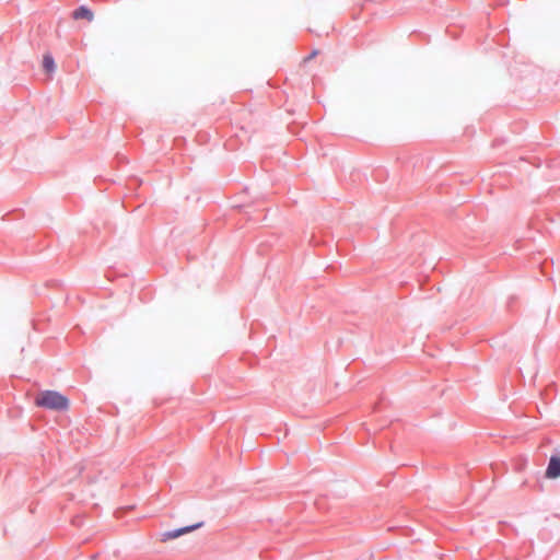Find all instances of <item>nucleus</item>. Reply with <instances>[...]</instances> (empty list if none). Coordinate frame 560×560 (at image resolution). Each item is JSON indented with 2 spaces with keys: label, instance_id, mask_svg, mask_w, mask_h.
Masks as SVG:
<instances>
[{
  "label": "nucleus",
  "instance_id": "20e7f679",
  "mask_svg": "<svg viewBox=\"0 0 560 560\" xmlns=\"http://www.w3.org/2000/svg\"><path fill=\"white\" fill-rule=\"evenodd\" d=\"M72 18L74 20H86L92 22L94 19V13L88 7L81 5L72 12Z\"/></svg>",
  "mask_w": 560,
  "mask_h": 560
},
{
  "label": "nucleus",
  "instance_id": "7ed1b4c3",
  "mask_svg": "<svg viewBox=\"0 0 560 560\" xmlns=\"http://www.w3.org/2000/svg\"><path fill=\"white\" fill-rule=\"evenodd\" d=\"M546 477L548 479H556L560 477V454L550 457L546 469Z\"/></svg>",
  "mask_w": 560,
  "mask_h": 560
},
{
  "label": "nucleus",
  "instance_id": "f257e3e1",
  "mask_svg": "<svg viewBox=\"0 0 560 560\" xmlns=\"http://www.w3.org/2000/svg\"><path fill=\"white\" fill-rule=\"evenodd\" d=\"M35 405L52 410H67L69 407V400L58 392L44 390L36 396Z\"/></svg>",
  "mask_w": 560,
  "mask_h": 560
},
{
  "label": "nucleus",
  "instance_id": "f03ea898",
  "mask_svg": "<svg viewBox=\"0 0 560 560\" xmlns=\"http://www.w3.org/2000/svg\"><path fill=\"white\" fill-rule=\"evenodd\" d=\"M200 526H201V524H195V525L185 526V527H182V528H178L175 530L165 532L161 535V541L165 542L167 540L178 538L179 536L188 534V533L195 530L196 528H199Z\"/></svg>",
  "mask_w": 560,
  "mask_h": 560
},
{
  "label": "nucleus",
  "instance_id": "39448f33",
  "mask_svg": "<svg viewBox=\"0 0 560 560\" xmlns=\"http://www.w3.org/2000/svg\"><path fill=\"white\" fill-rule=\"evenodd\" d=\"M43 68L46 72L52 73L56 69L55 60L51 55L46 54L43 57Z\"/></svg>",
  "mask_w": 560,
  "mask_h": 560
}]
</instances>
